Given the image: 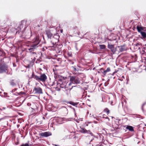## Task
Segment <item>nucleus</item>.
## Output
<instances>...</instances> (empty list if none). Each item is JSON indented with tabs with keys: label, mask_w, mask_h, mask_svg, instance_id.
I'll return each instance as SVG.
<instances>
[{
	"label": "nucleus",
	"mask_w": 146,
	"mask_h": 146,
	"mask_svg": "<svg viewBox=\"0 0 146 146\" xmlns=\"http://www.w3.org/2000/svg\"><path fill=\"white\" fill-rule=\"evenodd\" d=\"M62 31H61V33H62Z\"/></svg>",
	"instance_id": "nucleus-35"
},
{
	"label": "nucleus",
	"mask_w": 146,
	"mask_h": 146,
	"mask_svg": "<svg viewBox=\"0 0 146 146\" xmlns=\"http://www.w3.org/2000/svg\"><path fill=\"white\" fill-rule=\"evenodd\" d=\"M86 125L87 126H88V124H86Z\"/></svg>",
	"instance_id": "nucleus-33"
},
{
	"label": "nucleus",
	"mask_w": 146,
	"mask_h": 146,
	"mask_svg": "<svg viewBox=\"0 0 146 146\" xmlns=\"http://www.w3.org/2000/svg\"><path fill=\"white\" fill-rule=\"evenodd\" d=\"M139 45H140V44L139 43H137V44H136V46H138Z\"/></svg>",
	"instance_id": "nucleus-29"
},
{
	"label": "nucleus",
	"mask_w": 146,
	"mask_h": 146,
	"mask_svg": "<svg viewBox=\"0 0 146 146\" xmlns=\"http://www.w3.org/2000/svg\"><path fill=\"white\" fill-rule=\"evenodd\" d=\"M56 119L57 121L59 123L63 121V119L60 117H56Z\"/></svg>",
	"instance_id": "nucleus-16"
},
{
	"label": "nucleus",
	"mask_w": 146,
	"mask_h": 146,
	"mask_svg": "<svg viewBox=\"0 0 146 146\" xmlns=\"http://www.w3.org/2000/svg\"><path fill=\"white\" fill-rule=\"evenodd\" d=\"M80 131L81 132L83 133H88V132L89 131L90 132V131H87L84 128H80Z\"/></svg>",
	"instance_id": "nucleus-13"
},
{
	"label": "nucleus",
	"mask_w": 146,
	"mask_h": 146,
	"mask_svg": "<svg viewBox=\"0 0 146 146\" xmlns=\"http://www.w3.org/2000/svg\"><path fill=\"white\" fill-rule=\"evenodd\" d=\"M101 49H104L105 48V46L104 45H100L99 46Z\"/></svg>",
	"instance_id": "nucleus-20"
},
{
	"label": "nucleus",
	"mask_w": 146,
	"mask_h": 146,
	"mask_svg": "<svg viewBox=\"0 0 146 146\" xmlns=\"http://www.w3.org/2000/svg\"><path fill=\"white\" fill-rule=\"evenodd\" d=\"M23 27L21 23L20 22L19 24H18L17 27V29L19 31H21V29Z\"/></svg>",
	"instance_id": "nucleus-12"
},
{
	"label": "nucleus",
	"mask_w": 146,
	"mask_h": 146,
	"mask_svg": "<svg viewBox=\"0 0 146 146\" xmlns=\"http://www.w3.org/2000/svg\"><path fill=\"white\" fill-rule=\"evenodd\" d=\"M145 126H146V124L145 125Z\"/></svg>",
	"instance_id": "nucleus-36"
},
{
	"label": "nucleus",
	"mask_w": 146,
	"mask_h": 146,
	"mask_svg": "<svg viewBox=\"0 0 146 146\" xmlns=\"http://www.w3.org/2000/svg\"><path fill=\"white\" fill-rule=\"evenodd\" d=\"M108 48L111 49V51L114 54L116 51L117 48H114L113 45H108Z\"/></svg>",
	"instance_id": "nucleus-11"
},
{
	"label": "nucleus",
	"mask_w": 146,
	"mask_h": 146,
	"mask_svg": "<svg viewBox=\"0 0 146 146\" xmlns=\"http://www.w3.org/2000/svg\"><path fill=\"white\" fill-rule=\"evenodd\" d=\"M21 146H29V144L27 143L23 144L21 145Z\"/></svg>",
	"instance_id": "nucleus-21"
},
{
	"label": "nucleus",
	"mask_w": 146,
	"mask_h": 146,
	"mask_svg": "<svg viewBox=\"0 0 146 146\" xmlns=\"http://www.w3.org/2000/svg\"><path fill=\"white\" fill-rule=\"evenodd\" d=\"M39 69H40V70H41V68H40Z\"/></svg>",
	"instance_id": "nucleus-34"
},
{
	"label": "nucleus",
	"mask_w": 146,
	"mask_h": 146,
	"mask_svg": "<svg viewBox=\"0 0 146 146\" xmlns=\"http://www.w3.org/2000/svg\"><path fill=\"white\" fill-rule=\"evenodd\" d=\"M33 90L35 91V93L39 94H42V88L39 87H35L33 89Z\"/></svg>",
	"instance_id": "nucleus-6"
},
{
	"label": "nucleus",
	"mask_w": 146,
	"mask_h": 146,
	"mask_svg": "<svg viewBox=\"0 0 146 146\" xmlns=\"http://www.w3.org/2000/svg\"><path fill=\"white\" fill-rule=\"evenodd\" d=\"M24 94V92H20L19 93L16 92L14 94L15 95L18 96V95H20V94Z\"/></svg>",
	"instance_id": "nucleus-18"
},
{
	"label": "nucleus",
	"mask_w": 146,
	"mask_h": 146,
	"mask_svg": "<svg viewBox=\"0 0 146 146\" xmlns=\"http://www.w3.org/2000/svg\"><path fill=\"white\" fill-rule=\"evenodd\" d=\"M46 33L48 38H50L52 36V34L48 31H46Z\"/></svg>",
	"instance_id": "nucleus-14"
},
{
	"label": "nucleus",
	"mask_w": 146,
	"mask_h": 146,
	"mask_svg": "<svg viewBox=\"0 0 146 146\" xmlns=\"http://www.w3.org/2000/svg\"><path fill=\"white\" fill-rule=\"evenodd\" d=\"M119 80L121 81H122L123 80H121V79H119Z\"/></svg>",
	"instance_id": "nucleus-32"
},
{
	"label": "nucleus",
	"mask_w": 146,
	"mask_h": 146,
	"mask_svg": "<svg viewBox=\"0 0 146 146\" xmlns=\"http://www.w3.org/2000/svg\"><path fill=\"white\" fill-rule=\"evenodd\" d=\"M7 66L5 65H0V73L5 72L7 70Z\"/></svg>",
	"instance_id": "nucleus-7"
},
{
	"label": "nucleus",
	"mask_w": 146,
	"mask_h": 146,
	"mask_svg": "<svg viewBox=\"0 0 146 146\" xmlns=\"http://www.w3.org/2000/svg\"><path fill=\"white\" fill-rule=\"evenodd\" d=\"M126 129H128L129 131H134V129L133 128V127L132 126H127L126 127Z\"/></svg>",
	"instance_id": "nucleus-15"
},
{
	"label": "nucleus",
	"mask_w": 146,
	"mask_h": 146,
	"mask_svg": "<svg viewBox=\"0 0 146 146\" xmlns=\"http://www.w3.org/2000/svg\"><path fill=\"white\" fill-rule=\"evenodd\" d=\"M33 78L36 80L41 81L42 82H45L47 79L46 75L44 74H42L40 76H38L35 75H32Z\"/></svg>",
	"instance_id": "nucleus-2"
},
{
	"label": "nucleus",
	"mask_w": 146,
	"mask_h": 146,
	"mask_svg": "<svg viewBox=\"0 0 146 146\" xmlns=\"http://www.w3.org/2000/svg\"><path fill=\"white\" fill-rule=\"evenodd\" d=\"M103 118H105L106 119H108V120H109V118L108 117H103Z\"/></svg>",
	"instance_id": "nucleus-28"
},
{
	"label": "nucleus",
	"mask_w": 146,
	"mask_h": 146,
	"mask_svg": "<svg viewBox=\"0 0 146 146\" xmlns=\"http://www.w3.org/2000/svg\"><path fill=\"white\" fill-rule=\"evenodd\" d=\"M40 41L39 40V38L38 37H35L33 41L32 44L31 45V46L28 48V50L30 52H32L34 51L36 47L39 46V44Z\"/></svg>",
	"instance_id": "nucleus-1"
},
{
	"label": "nucleus",
	"mask_w": 146,
	"mask_h": 146,
	"mask_svg": "<svg viewBox=\"0 0 146 146\" xmlns=\"http://www.w3.org/2000/svg\"><path fill=\"white\" fill-rule=\"evenodd\" d=\"M117 48H119V52H122L126 50L127 49L125 45H123L120 46H117Z\"/></svg>",
	"instance_id": "nucleus-10"
},
{
	"label": "nucleus",
	"mask_w": 146,
	"mask_h": 146,
	"mask_svg": "<svg viewBox=\"0 0 146 146\" xmlns=\"http://www.w3.org/2000/svg\"><path fill=\"white\" fill-rule=\"evenodd\" d=\"M104 111L106 112L108 114L109 113L110 111L108 108H106L105 110Z\"/></svg>",
	"instance_id": "nucleus-22"
},
{
	"label": "nucleus",
	"mask_w": 146,
	"mask_h": 146,
	"mask_svg": "<svg viewBox=\"0 0 146 146\" xmlns=\"http://www.w3.org/2000/svg\"><path fill=\"white\" fill-rule=\"evenodd\" d=\"M32 32L31 29L29 30L25 33V38H29L32 36Z\"/></svg>",
	"instance_id": "nucleus-8"
},
{
	"label": "nucleus",
	"mask_w": 146,
	"mask_h": 146,
	"mask_svg": "<svg viewBox=\"0 0 146 146\" xmlns=\"http://www.w3.org/2000/svg\"><path fill=\"white\" fill-rule=\"evenodd\" d=\"M17 88H15L14 89H13L12 90L11 92H15V91H16L17 90Z\"/></svg>",
	"instance_id": "nucleus-26"
},
{
	"label": "nucleus",
	"mask_w": 146,
	"mask_h": 146,
	"mask_svg": "<svg viewBox=\"0 0 146 146\" xmlns=\"http://www.w3.org/2000/svg\"><path fill=\"white\" fill-rule=\"evenodd\" d=\"M110 71V69L109 68H107L106 70L104 71L103 73L104 74H106L107 72H109Z\"/></svg>",
	"instance_id": "nucleus-19"
},
{
	"label": "nucleus",
	"mask_w": 146,
	"mask_h": 146,
	"mask_svg": "<svg viewBox=\"0 0 146 146\" xmlns=\"http://www.w3.org/2000/svg\"><path fill=\"white\" fill-rule=\"evenodd\" d=\"M70 81L71 82L69 84V85L71 84V83L76 84H79L80 83V80L79 78L74 76L70 77Z\"/></svg>",
	"instance_id": "nucleus-4"
},
{
	"label": "nucleus",
	"mask_w": 146,
	"mask_h": 146,
	"mask_svg": "<svg viewBox=\"0 0 146 146\" xmlns=\"http://www.w3.org/2000/svg\"><path fill=\"white\" fill-rule=\"evenodd\" d=\"M146 104V103H144L142 105V107H141V109L143 111H144V109H143V107Z\"/></svg>",
	"instance_id": "nucleus-24"
},
{
	"label": "nucleus",
	"mask_w": 146,
	"mask_h": 146,
	"mask_svg": "<svg viewBox=\"0 0 146 146\" xmlns=\"http://www.w3.org/2000/svg\"><path fill=\"white\" fill-rule=\"evenodd\" d=\"M122 78H124V76H122Z\"/></svg>",
	"instance_id": "nucleus-31"
},
{
	"label": "nucleus",
	"mask_w": 146,
	"mask_h": 146,
	"mask_svg": "<svg viewBox=\"0 0 146 146\" xmlns=\"http://www.w3.org/2000/svg\"><path fill=\"white\" fill-rule=\"evenodd\" d=\"M21 23L22 25L23 26V27H24V31L23 30L22 31L23 34V32H24L25 29L27 28V27H28L30 24V22L29 21H27L24 20L21 21Z\"/></svg>",
	"instance_id": "nucleus-5"
},
{
	"label": "nucleus",
	"mask_w": 146,
	"mask_h": 146,
	"mask_svg": "<svg viewBox=\"0 0 146 146\" xmlns=\"http://www.w3.org/2000/svg\"><path fill=\"white\" fill-rule=\"evenodd\" d=\"M137 29L138 32L140 33L143 38H146V33L143 31H146V28L143 27H137Z\"/></svg>",
	"instance_id": "nucleus-3"
},
{
	"label": "nucleus",
	"mask_w": 146,
	"mask_h": 146,
	"mask_svg": "<svg viewBox=\"0 0 146 146\" xmlns=\"http://www.w3.org/2000/svg\"><path fill=\"white\" fill-rule=\"evenodd\" d=\"M52 43V45H51V46H50V47H54V45L55 44L54 43L52 42H51Z\"/></svg>",
	"instance_id": "nucleus-25"
},
{
	"label": "nucleus",
	"mask_w": 146,
	"mask_h": 146,
	"mask_svg": "<svg viewBox=\"0 0 146 146\" xmlns=\"http://www.w3.org/2000/svg\"><path fill=\"white\" fill-rule=\"evenodd\" d=\"M65 92L66 94L68 96H69L70 95V90H66L65 91Z\"/></svg>",
	"instance_id": "nucleus-17"
},
{
	"label": "nucleus",
	"mask_w": 146,
	"mask_h": 146,
	"mask_svg": "<svg viewBox=\"0 0 146 146\" xmlns=\"http://www.w3.org/2000/svg\"><path fill=\"white\" fill-rule=\"evenodd\" d=\"M40 135L42 137H46L52 135V133L50 132H46L40 133Z\"/></svg>",
	"instance_id": "nucleus-9"
},
{
	"label": "nucleus",
	"mask_w": 146,
	"mask_h": 146,
	"mask_svg": "<svg viewBox=\"0 0 146 146\" xmlns=\"http://www.w3.org/2000/svg\"><path fill=\"white\" fill-rule=\"evenodd\" d=\"M72 68H73V70H74V71H77V70L76 69V68L75 67H72Z\"/></svg>",
	"instance_id": "nucleus-27"
},
{
	"label": "nucleus",
	"mask_w": 146,
	"mask_h": 146,
	"mask_svg": "<svg viewBox=\"0 0 146 146\" xmlns=\"http://www.w3.org/2000/svg\"><path fill=\"white\" fill-rule=\"evenodd\" d=\"M11 84L13 86H14L15 85V84L12 80L11 82Z\"/></svg>",
	"instance_id": "nucleus-23"
},
{
	"label": "nucleus",
	"mask_w": 146,
	"mask_h": 146,
	"mask_svg": "<svg viewBox=\"0 0 146 146\" xmlns=\"http://www.w3.org/2000/svg\"><path fill=\"white\" fill-rule=\"evenodd\" d=\"M91 137L92 138V139L90 141V143L91 141H92V139H93V137L92 136Z\"/></svg>",
	"instance_id": "nucleus-30"
}]
</instances>
